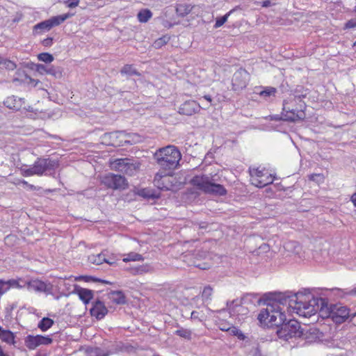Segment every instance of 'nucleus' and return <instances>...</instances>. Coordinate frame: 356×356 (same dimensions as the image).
<instances>
[{
	"label": "nucleus",
	"mask_w": 356,
	"mask_h": 356,
	"mask_svg": "<svg viewBox=\"0 0 356 356\" xmlns=\"http://www.w3.org/2000/svg\"><path fill=\"white\" fill-rule=\"evenodd\" d=\"M262 301L267 307L268 305H275V309L284 308V306L291 307L299 316L306 318L316 314L318 311L323 312V307L327 304L326 299L314 298L310 293H292L289 291L270 293L266 298L260 299L259 302Z\"/></svg>",
	"instance_id": "nucleus-1"
},
{
	"label": "nucleus",
	"mask_w": 356,
	"mask_h": 356,
	"mask_svg": "<svg viewBox=\"0 0 356 356\" xmlns=\"http://www.w3.org/2000/svg\"><path fill=\"white\" fill-rule=\"evenodd\" d=\"M259 322L268 327H275L277 337L284 341L291 338L305 337L309 339V334L312 339L318 338V330L309 328L305 330L302 328L300 323L294 319L286 321L285 311L283 308L275 309V305H268V307L262 309L258 315Z\"/></svg>",
	"instance_id": "nucleus-2"
},
{
	"label": "nucleus",
	"mask_w": 356,
	"mask_h": 356,
	"mask_svg": "<svg viewBox=\"0 0 356 356\" xmlns=\"http://www.w3.org/2000/svg\"><path fill=\"white\" fill-rule=\"evenodd\" d=\"M154 158L163 170H172L177 168L181 155L175 146L168 145L157 150L154 154Z\"/></svg>",
	"instance_id": "nucleus-3"
},
{
	"label": "nucleus",
	"mask_w": 356,
	"mask_h": 356,
	"mask_svg": "<svg viewBox=\"0 0 356 356\" xmlns=\"http://www.w3.org/2000/svg\"><path fill=\"white\" fill-rule=\"evenodd\" d=\"M214 179L206 175H195L191 180V184L204 193L222 196L227 194L225 188L216 184Z\"/></svg>",
	"instance_id": "nucleus-4"
},
{
	"label": "nucleus",
	"mask_w": 356,
	"mask_h": 356,
	"mask_svg": "<svg viewBox=\"0 0 356 356\" xmlns=\"http://www.w3.org/2000/svg\"><path fill=\"white\" fill-rule=\"evenodd\" d=\"M58 166V162L50 159L38 158L34 164L22 170L24 176L42 175L47 170H54Z\"/></svg>",
	"instance_id": "nucleus-5"
},
{
	"label": "nucleus",
	"mask_w": 356,
	"mask_h": 356,
	"mask_svg": "<svg viewBox=\"0 0 356 356\" xmlns=\"http://www.w3.org/2000/svg\"><path fill=\"white\" fill-rule=\"evenodd\" d=\"M293 102H295L292 98L284 99L283 102V108L281 115H283L284 120L285 121L296 122L304 120L306 117L305 113V103L300 104L299 108H294L291 106Z\"/></svg>",
	"instance_id": "nucleus-6"
},
{
	"label": "nucleus",
	"mask_w": 356,
	"mask_h": 356,
	"mask_svg": "<svg viewBox=\"0 0 356 356\" xmlns=\"http://www.w3.org/2000/svg\"><path fill=\"white\" fill-rule=\"evenodd\" d=\"M318 312L321 313V316L325 314L327 317L331 318L334 322L339 324L343 323L350 316L349 309L346 307L337 305H331L328 307V304L327 303L326 306L323 307V312Z\"/></svg>",
	"instance_id": "nucleus-7"
},
{
	"label": "nucleus",
	"mask_w": 356,
	"mask_h": 356,
	"mask_svg": "<svg viewBox=\"0 0 356 356\" xmlns=\"http://www.w3.org/2000/svg\"><path fill=\"white\" fill-rule=\"evenodd\" d=\"M112 169L129 176L134 175L140 168V163L129 158L117 159L111 163Z\"/></svg>",
	"instance_id": "nucleus-8"
},
{
	"label": "nucleus",
	"mask_w": 356,
	"mask_h": 356,
	"mask_svg": "<svg viewBox=\"0 0 356 356\" xmlns=\"http://www.w3.org/2000/svg\"><path fill=\"white\" fill-rule=\"evenodd\" d=\"M101 183L106 188L113 190H124L129 184L126 178L120 175L108 173L102 177Z\"/></svg>",
	"instance_id": "nucleus-9"
},
{
	"label": "nucleus",
	"mask_w": 356,
	"mask_h": 356,
	"mask_svg": "<svg viewBox=\"0 0 356 356\" xmlns=\"http://www.w3.org/2000/svg\"><path fill=\"white\" fill-rule=\"evenodd\" d=\"M74 14L67 13L63 15L52 17L47 20L42 21L35 24L33 26V32L35 33H38V30H40L41 31H49L51 28L60 25L67 19L70 18Z\"/></svg>",
	"instance_id": "nucleus-10"
},
{
	"label": "nucleus",
	"mask_w": 356,
	"mask_h": 356,
	"mask_svg": "<svg viewBox=\"0 0 356 356\" xmlns=\"http://www.w3.org/2000/svg\"><path fill=\"white\" fill-rule=\"evenodd\" d=\"M250 172L252 184L258 188H263L273 182L272 175L266 170L253 168L250 170Z\"/></svg>",
	"instance_id": "nucleus-11"
},
{
	"label": "nucleus",
	"mask_w": 356,
	"mask_h": 356,
	"mask_svg": "<svg viewBox=\"0 0 356 356\" xmlns=\"http://www.w3.org/2000/svg\"><path fill=\"white\" fill-rule=\"evenodd\" d=\"M249 79V73L245 69L240 68L232 76V89L235 91L243 90L247 86Z\"/></svg>",
	"instance_id": "nucleus-12"
},
{
	"label": "nucleus",
	"mask_w": 356,
	"mask_h": 356,
	"mask_svg": "<svg viewBox=\"0 0 356 356\" xmlns=\"http://www.w3.org/2000/svg\"><path fill=\"white\" fill-rule=\"evenodd\" d=\"M53 339L49 336L42 335H28L24 340L26 346L29 350H34L40 345H49Z\"/></svg>",
	"instance_id": "nucleus-13"
},
{
	"label": "nucleus",
	"mask_w": 356,
	"mask_h": 356,
	"mask_svg": "<svg viewBox=\"0 0 356 356\" xmlns=\"http://www.w3.org/2000/svg\"><path fill=\"white\" fill-rule=\"evenodd\" d=\"M108 136L112 140V145L122 146L124 143H130L128 138H130L132 135L131 134L126 133L125 131H117L109 133Z\"/></svg>",
	"instance_id": "nucleus-14"
},
{
	"label": "nucleus",
	"mask_w": 356,
	"mask_h": 356,
	"mask_svg": "<svg viewBox=\"0 0 356 356\" xmlns=\"http://www.w3.org/2000/svg\"><path fill=\"white\" fill-rule=\"evenodd\" d=\"M200 104L194 100H188L184 102L179 108V113L188 116L197 113L200 111Z\"/></svg>",
	"instance_id": "nucleus-15"
},
{
	"label": "nucleus",
	"mask_w": 356,
	"mask_h": 356,
	"mask_svg": "<svg viewBox=\"0 0 356 356\" xmlns=\"http://www.w3.org/2000/svg\"><path fill=\"white\" fill-rule=\"evenodd\" d=\"M35 70L41 74H47L60 79L63 76V69L58 66H47L43 64H37Z\"/></svg>",
	"instance_id": "nucleus-16"
},
{
	"label": "nucleus",
	"mask_w": 356,
	"mask_h": 356,
	"mask_svg": "<svg viewBox=\"0 0 356 356\" xmlns=\"http://www.w3.org/2000/svg\"><path fill=\"white\" fill-rule=\"evenodd\" d=\"M108 312L107 307L100 300L94 301L92 307L90 309L91 316L95 317L97 320L102 319L108 314Z\"/></svg>",
	"instance_id": "nucleus-17"
},
{
	"label": "nucleus",
	"mask_w": 356,
	"mask_h": 356,
	"mask_svg": "<svg viewBox=\"0 0 356 356\" xmlns=\"http://www.w3.org/2000/svg\"><path fill=\"white\" fill-rule=\"evenodd\" d=\"M27 289L30 291L36 292L49 293L51 290V286L38 279H31L28 280Z\"/></svg>",
	"instance_id": "nucleus-18"
},
{
	"label": "nucleus",
	"mask_w": 356,
	"mask_h": 356,
	"mask_svg": "<svg viewBox=\"0 0 356 356\" xmlns=\"http://www.w3.org/2000/svg\"><path fill=\"white\" fill-rule=\"evenodd\" d=\"M169 172L159 171L158 172L154 179V184L158 188L163 191L169 190V186L165 184L166 181L168 179Z\"/></svg>",
	"instance_id": "nucleus-19"
},
{
	"label": "nucleus",
	"mask_w": 356,
	"mask_h": 356,
	"mask_svg": "<svg viewBox=\"0 0 356 356\" xmlns=\"http://www.w3.org/2000/svg\"><path fill=\"white\" fill-rule=\"evenodd\" d=\"M24 103L23 98H19L16 96L8 97L3 102L4 105L10 108L15 111H19L22 107Z\"/></svg>",
	"instance_id": "nucleus-20"
},
{
	"label": "nucleus",
	"mask_w": 356,
	"mask_h": 356,
	"mask_svg": "<svg viewBox=\"0 0 356 356\" xmlns=\"http://www.w3.org/2000/svg\"><path fill=\"white\" fill-rule=\"evenodd\" d=\"M75 293L79 296L80 300L85 304L88 305L93 298V291L82 287L75 289Z\"/></svg>",
	"instance_id": "nucleus-21"
},
{
	"label": "nucleus",
	"mask_w": 356,
	"mask_h": 356,
	"mask_svg": "<svg viewBox=\"0 0 356 356\" xmlns=\"http://www.w3.org/2000/svg\"><path fill=\"white\" fill-rule=\"evenodd\" d=\"M127 270L134 275H143L152 272L153 270V268L150 264H145L136 266H131L127 268Z\"/></svg>",
	"instance_id": "nucleus-22"
},
{
	"label": "nucleus",
	"mask_w": 356,
	"mask_h": 356,
	"mask_svg": "<svg viewBox=\"0 0 356 356\" xmlns=\"http://www.w3.org/2000/svg\"><path fill=\"white\" fill-rule=\"evenodd\" d=\"M108 298L117 305H124L127 303V298L122 291H111L108 294Z\"/></svg>",
	"instance_id": "nucleus-23"
},
{
	"label": "nucleus",
	"mask_w": 356,
	"mask_h": 356,
	"mask_svg": "<svg viewBox=\"0 0 356 356\" xmlns=\"http://www.w3.org/2000/svg\"><path fill=\"white\" fill-rule=\"evenodd\" d=\"M277 90L274 87H260L259 88H256L255 93L259 95L261 97L267 99L270 97H275Z\"/></svg>",
	"instance_id": "nucleus-24"
},
{
	"label": "nucleus",
	"mask_w": 356,
	"mask_h": 356,
	"mask_svg": "<svg viewBox=\"0 0 356 356\" xmlns=\"http://www.w3.org/2000/svg\"><path fill=\"white\" fill-rule=\"evenodd\" d=\"M88 261L94 264L100 265L103 263H107L110 265L113 264V262H110L108 260L106 259L105 254L103 253H100L98 254H92L88 257Z\"/></svg>",
	"instance_id": "nucleus-25"
},
{
	"label": "nucleus",
	"mask_w": 356,
	"mask_h": 356,
	"mask_svg": "<svg viewBox=\"0 0 356 356\" xmlns=\"http://www.w3.org/2000/svg\"><path fill=\"white\" fill-rule=\"evenodd\" d=\"M192 8L193 6L190 4L180 3L176 7V13L179 16L184 17L191 12Z\"/></svg>",
	"instance_id": "nucleus-26"
},
{
	"label": "nucleus",
	"mask_w": 356,
	"mask_h": 356,
	"mask_svg": "<svg viewBox=\"0 0 356 356\" xmlns=\"http://www.w3.org/2000/svg\"><path fill=\"white\" fill-rule=\"evenodd\" d=\"M248 296H249V295H246V296H244L243 297H242L240 300L235 299V300H233L232 301H227V307L229 309L230 313L232 312H234L235 307L241 306L243 304L245 303L246 300L248 299Z\"/></svg>",
	"instance_id": "nucleus-27"
},
{
	"label": "nucleus",
	"mask_w": 356,
	"mask_h": 356,
	"mask_svg": "<svg viewBox=\"0 0 356 356\" xmlns=\"http://www.w3.org/2000/svg\"><path fill=\"white\" fill-rule=\"evenodd\" d=\"M152 17V13L149 9H142L137 15L138 21L141 23H146Z\"/></svg>",
	"instance_id": "nucleus-28"
},
{
	"label": "nucleus",
	"mask_w": 356,
	"mask_h": 356,
	"mask_svg": "<svg viewBox=\"0 0 356 356\" xmlns=\"http://www.w3.org/2000/svg\"><path fill=\"white\" fill-rule=\"evenodd\" d=\"M54 323V321L48 318V317H44L42 318V320L38 323V327L43 332L47 331L48 329H49Z\"/></svg>",
	"instance_id": "nucleus-29"
},
{
	"label": "nucleus",
	"mask_w": 356,
	"mask_h": 356,
	"mask_svg": "<svg viewBox=\"0 0 356 356\" xmlns=\"http://www.w3.org/2000/svg\"><path fill=\"white\" fill-rule=\"evenodd\" d=\"M120 73L122 74H125L127 76H140V74L137 71L136 68L134 67L132 65H125L120 70Z\"/></svg>",
	"instance_id": "nucleus-30"
},
{
	"label": "nucleus",
	"mask_w": 356,
	"mask_h": 356,
	"mask_svg": "<svg viewBox=\"0 0 356 356\" xmlns=\"http://www.w3.org/2000/svg\"><path fill=\"white\" fill-rule=\"evenodd\" d=\"M0 339L8 343H15V336L13 333L10 330H4L2 331V332L0 334Z\"/></svg>",
	"instance_id": "nucleus-31"
},
{
	"label": "nucleus",
	"mask_w": 356,
	"mask_h": 356,
	"mask_svg": "<svg viewBox=\"0 0 356 356\" xmlns=\"http://www.w3.org/2000/svg\"><path fill=\"white\" fill-rule=\"evenodd\" d=\"M175 334L187 340L191 339L192 331L189 329L179 327L175 331Z\"/></svg>",
	"instance_id": "nucleus-32"
},
{
	"label": "nucleus",
	"mask_w": 356,
	"mask_h": 356,
	"mask_svg": "<svg viewBox=\"0 0 356 356\" xmlns=\"http://www.w3.org/2000/svg\"><path fill=\"white\" fill-rule=\"evenodd\" d=\"M28 280H25L23 279L18 280H8L9 287H17V288H27Z\"/></svg>",
	"instance_id": "nucleus-33"
},
{
	"label": "nucleus",
	"mask_w": 356,
	"mask_h": 356,
	"mask_svg": "<svg viewBox=\"0 0 356 356\" xmlns=\"http://www.w3.org/2000/svg\"><path fill=\"white\" fill-rule=\"evenodd\" d=\"M143 260V257L141 254L136 252H130L124 257L122 261L124 262L128 261H142Z\"/></svg>",
	"instance_id": "nucleus-34"
},
{
	"label": "nucleus",
	"mask_w": 356,
	"mask_h": 356,
	"mask_svg": "<svg viewBox=\"0 0 356 356\" xmlns=\"http://www.w3.org/2000/svg\"><path fill=\"white\" fill-rule=\"evenodd\" d=\"M109 351H104L100 348H94L89 351L90 356H108L110 355Z\"/></svg>",
	"instance_id": "nucleus-35"
},
{
	"label": "nucleus",
	"mask_w": 356,
	"mask_h": 356,
	"mask_svg": "<svg viewBox=\"0 0 356 356\" xmlns=\"http://www.w3.org/2000/svg\"><path fill=\"white\" fill-rule=\"evenodd\" d=\"M213 293V289L209 286H206L202 293V298L204 301L211 300Z\"/></svg>",
	"instance_id": "nucleus-36"
},
{
	"label": "nucleus",
	"mask_w": 356,
	"mask_h": 356,
	"mask_svg": "<svg viewBox=\"0 0 356 356\" xmlns=\"http://www.w3.org/2000/svg\"><path fill=\"white\" fill-rule=\"evenodd\" d=\"M39 60L44 62L45 63H50L54 60V56L49 53H41L38 55Z\"/></svg>",
	"instance_id": "nucleus-37"
},
{
	"label": "nucleus",
	"mask_w": 356,
	"mask_h": 356,
	"mask_svg": "<svg viewBox=\"0 0 356 356\" xmlns=\"http://www.w3.org/2000/svg\"><path fill=\"white\" fill-rule=\"evenodd\" d=\"M233 10H230L229 13H227L224 16H222L220 17H218L216 20V23L214 25L215 28H218L222 26L227 20L228 16L232 13Z\"/></svg>",
	"instance_id": "nucleus-38"
},
{
	"label": "nucleus",
	"mask_w": 356,
	"mask_h": 356,
	"mask_svg": "<svg viewBox=\"0 0 356 356\" xmlns=\"http://www.w3.org/2000/svg\"><path fill=\"white\" fill-rule=\"evenodd\" d=\"M1 65H3L5 68H6L9 70H13L16 67V65L14 62L10 60L4 59L3 58V63H1Z\"/></svg>",
	"instance_id": "nucleus-39"
},
{
	"label": "nucleus",
	"mask_w": 356,
	"mask_h": 356,
	"mask_svg": "<svg viewBox=\"0 0 356 356\" xmlns=\"http://www.w3.org/2000/svg\"><path fill=\"white\" fill-rule=\"evenodd\" d=\"M138 194L145 198L153 197V194L150 190L143 188L138 191Z\"/></svg>",
	"instance_id": "nucleus-40"
},
{
	"label": "nucleus",
	"mask_w": 356,
	"mask_h": 356,
	"mask_svg": "<svg viewBox=\"0 0 356 356\" xmlns=\"http://www.w3.org/2000/svg\"><path fill=\"white\" fill-rule=\"evenodd\" d=\"M9 289L8 281L4 282L0 280V296L5 293Z\"/></svg>",
	"instance_id": "nucleus-41"
},
{
	"label": "nucleus",
	"mask_w": 356,
	"mask_h": 356,
	"mask_svg": "<svg viewBox=\"0 0 356 356\" xmlns=\"http://www.w3.org/2000/svg\"><path fill=\"white\" fill-rule=\"evenodd\" d=\"M231 331H232V333L233 334V335L236 336L238 339H240V340L245 339V337L244 334L240 330H238L234 327H232Z\"/></svg>",
	"instance_id": "nucleus-42"
},
{
	"label": "nucleus",
	"mask_w": 356,
	"mask_h": 356,
	"mask_svg": "<svg viewBox=\"0 0 356 356\" xmlns=\"http://www.w3.org/2000/svg\"><path fill=\"white\" fill-rule=\"evenodd\" d=\"M80 278L83 279L86 282H88L90 280H93L94 282H102V283H104V284H110V282L108 281L104 280H100V279H98V278H95V277H91V276H81V277H80Z\"/></svg>",
	"instance_id": "nucleus-43"
},
{
	"label": "nucleus",
	"mask_w": 356,
	"mask_h": 356,
	"mask_svg": "<svg viewBox=\"0 0 356 356\" xmlns=\"http://www.w3.org/2000/svg\"><path fill=\"white\" fill-rule=\"evenodd\" d=\"M307 96V93H305V94H297V90L296 91V95H294V97L292 98L294 102L296 103L298 101L299 102V105L300 104H302L304 103L303 102H302V98H305Z\"/></svg>",
	"instance_id": "nucleus-44"
},
{
	"label": "nucleus",
	"mask_w": 356,
	"mask_h": 356,
	"mask_svg": "<svg viewBox=\"0 0 356 356\" xmlns=\"http://www.w3.org/2000/svg\"><path fill=\"white\" fill-rule=\"evenodd\" d=\"M79 0H67L65 1L67 6L70 8L76 7L79 5Z\"/></svg>",
	"instance_id": "nucleus-45"
},
{
	"label": "nucleus",
	"mask_w": 356,
	"mask_h": 356,
	"mask_svg": "<svg viewBox=\"0 0 356 356\" xmlns=\"http://www.w3.org/2000/svg\"><path fill=\"white\" fill-rule=\"evenodd\" d=\"M42 44L44 47H50L53 44V38L51 37L47 38L42 41Z\"/></svg>",
	"instance_id": "nucleus-46"
},
{
	"label": "nucleus",
	"mask_w": 356,
	"mask_h": 356,
	"mask_svg": "<svg viewBox=\"0 0 356 356\" xmlns=\"http://www.w3.org/2000/svg\"><path fill=\"white\" fill-rule=\"evenodd\" d=\"M345 27L346 29H353L356 27V19H350L346 23Z\"/></svg>",
	"instance_id": "nucleus-47"
},
{
	"label": "nucleus",
	"mask_w": 356,
	"mask_h": 356,
	"mask_svg": "<svg viewBox=\"0 0 356 356\" xmlns=\"http://www.w3.org/2000/svg\"><path fill=\"white\" fill-rule=\"evenodd\" d=\"M252 356H264L263 355L261 349L259 348V346H257L256 348H254L252 350Z\"/></svg>",
	"instance_id": "nucleus-48"
},
{
	"label": "nucleus",
	"mask_w": 356,
	"mask_h": 356,
	"mask_svg": "<svg viewBox=\"0 0 356 356\" xmlns=\"http://www.w3.org/2000/svg\"><path fill=\"white\" fill-rule=\"evenodd\" d=\"M191 318V319H194V320L198 319L199 321H201V318L200 316V313L196 311L192 312Z\"/></svg>",
	"instance_id": "nucleus-49"
},
{
	"label": "nucleus",
	"mask_w": 356,
	"mask_h": 356,
	"mask_svg": "<svg viewBox=\"0 0 356 356\" xmlns=\"http://www.w3.org/2000/svg\"><path fill=\"white\" fill-rule=\"evenodd\" d=\"M272 3L270 0H265L261 3V6L263 7H269L271 6Z\"/></svg>",
	"instance_id": "nucleus-50"
},
{
	"label": "nucleus",
	"mask_w": 356,
	"mask_h": 356,
	"mask_svg": "<svg viewBox=\"0 0 356 356\" xmlns=\"http://www.w3.org/2000/svg\"><path fill=\"white\" fill-rule=\"evenodd\" d=\"M196 225H198V227L200 229H206L208 226V224L205 222H200V223H197Z\"/></svg>",
	"instance_id": "nucleus-51"
},
{
	"label": "nucleus",
	"mask_w": 356,
	"mask_h": 356,
	"mask_svg": "<svg viewBox=\"0 0 356 356\" xmlns=\"http://www.w3.org/2000/svg\"><path fill=\"white\" fill-rule=\"evenodd\" d=\"M350 200L353 203L354 206L356 207V192L352 195Z\"/></svg>",
	"instance_id": "nucleus-52"
},
{
	"label": "nucleus",
	"mask_w": 356,
	"mask_h": 356,
	"mask_svg": "<svg viewBox=\"0 0 356 356\" xmlns=\"http://www.w3.org/2000/svg\"><path fill=\"white\" fill-rule=\"evenodd\" d=\"M165 42L162 38L159 39L155 42V45L160 47L163 43Z\"/></svg>",
	"instance_id": "nucleus-53"
},
{
	"label": "nucleus",
	"mask_w": 356,
	"mask_h": 356,
	"mask_svg": "<svg viewBox=\"0 0 356 356\" xmlns=\"http://www.w3.org/2000/svg\"><path fill=\"white\" fill-rule=\"evenodd\" d=\"M348 295H356V287L346 293Z\"/></svg>",
	"instance_id": "nucleus-54"
},
{
	"label": "nucleus",
	"mask_w": 356,
	"mask_h": 356,
	"mask_svg": "<svg viewBox=\"0 0 356 356\" xmlns=\"http://www.w3.org/2000/svg\"><path fill=\"white\" fill-rule=\"evenodd\" d=\"M203 98L204 99H206L207 102H209L210 104L212 102V99H211V97L209 95H206L203 97Z\"/></svg>",
	"instance_id": "nucleus-55"
},
{
	"label": "nucleus",
	"mask_w": 356,
	"mask_h": 356,
	"mask_svg": "<svg viewBox=\"0 0 356 356\" xmlns=\"http://www.w3.org/2000/svg\"><path fill=\"white\" fill-rule=\"evenodd\" d=\"M271 119L275 120H284V117H283V115H282L281 117H279L278 115H275L273 117H271Z\"/></svg>",
	"instance_id": "nucleus-56"
},
{
	"label": "nucleus",
	"mask_w": 356,
	"mask_h": 356,
	"mask_svg": "<svg viewBox=\"0 0 356 356\" xmlns=\"http://www.w3.org/2000/svg\"><path fill=\"white\" fill-rule=\"evenodd\" d=\"M191 265H193V266H196V267H198V268H202V269H205V267H202V266H201V265H200V264H197L195 261L192 262Z\"/></svg>",
	"instance_id": "nucleus-57"
},
{
	"label": "nucleus",
	"mask_w": 356,
	"mask_h": 356,
	"mask_svg": "<svg viewBox=\"0 0 356 356\" xmlns=\"http://www.w3.org/2000/svg\"><path fill=\"white\" fill-rule=\"evenodd\" d=\"M0 356H9L7 353H4L1 346H0Z\"/></svg>",
	"instance_id": "nucleus-58"
},
{
	"label": "nucleus",
	"mask_w": 356,
	"mask_h": 356,
	"mask_svg": "<svg viewBox=\"0 0 356 356\" xmlns=\"http://www.w3.org/2000/svg\"><path fill=\"white\" fill-rule=\"evenodd\" d=\"M22 183L25 185H27L29 188H34V186L33 185H31V184H29L26 181H23Z\"/></svg>",
	"instance_id": "nucleus-59"
},
{
	"label": "nucleus",
	"mask_w": 356,
	"mask_h": 356,
	"mask_svg": "<svg viewBox=\"0 0 356 356\" xmlns=\"http://www.w3.org/2000/svg\"><path fill=\"white\" fill-rule=\"evenodd\" d=\"M222 330H228V328H225V326H223V327L220 328Z\"/></svg>",
	"instance_id": "nucleus-60"
},
{
	"label": "nucleus",
	"mask_w": 356,
	"mask_h": 356,
	"mask_svg": "<svg viewBox=\"0 0 356 356\" xmlns=\"http://www.w3.org/2000/svg\"><path fill=\"white\" fill-rule=\"evenodd\" d=\"M314 176H316V175H312L311 176V178H310V179H315Z\"/></svg>",
	"instance_id": "nucleus-61"
},
{
	"label": "nucleus",
	"mask_w": 356,
	"mask_h": 356,
	"mask_svg": "<svg viewBox=\"0 0 356 356\" xmlns=\"http://www.w3.org/2000/svg\"><path fill=\"white\" fill-rule=\"evenodd\" d=\"M314 176H316V175H312L311 176V178H310V179H315Z\"/></svg>",
	"instance_id": "nucleus-62"
},
{
	"label": "nucleus",
	"mask_w": 356,
	"mask_h": 356,
	"mask_svg": "<svg viewBox=\"0 0 356 356\" xmlns=\"http://www.w3.org/2000/svg\"><path fill=\"white\" fill-rule=\"evenodd\" d=\"M3 63V58L0 56V65Z\"/></svg>",
	"instance_id": "nucleus-63"
},
{
	"label": "nucleus",
	"mask_w": 356,
	"mask_h": 356,
	"mask_svg": "<svg viewBox=\"0 0 356 356\" xmlns=\"http://www.w3.org/2000/svg\"><path fill=\"white\" fill-rule=\"evenodd\" d=\"M4 330L2 329V327L0 326V334L2 332V331H3Z\"/></svg>",
	"instance_id": "nucleus-64"
}]
</instances>
